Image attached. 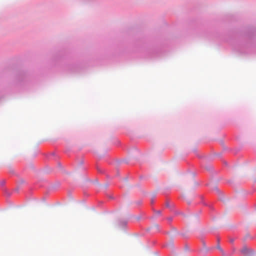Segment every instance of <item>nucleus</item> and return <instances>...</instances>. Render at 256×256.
Instances as JSON below:
<instances>
[{
  "instance_id": "f257e3e1",
  "label": "nucleus",
  "mask_w": 256,
  "mask_h": 256,
  "mask_svg": "<svg viewBox=\"0 0 256 256\" xmlns=\"http://www.w3.org/2000/svg\"><path fill=\"white\" fill-rule=\"evenodd\" d=\"M248 249L246 248V247H244L242 250V252H243L244 254H246L248 252Z\"/></svg>"
},
{
  "instance_id": "f03ea898",
  "label": "nucleus",
  "mask_w": 256,
  "mask_h": 256,
  "mask_svg": "<svg viewBox=\"0 0 256 256\" xmlns=\"http://www.w3.org/2000/svg\"><path fill=\"white\" fill-rule=\"evenodd\" d=\"M217 248L219 250L222 252V254H224V250L219 245L217 246Z\"/></svg>"
},
{
  "instance_id": "7ed1b4c3",
  "label": "nucleus",
  "mask_w": 256,
  "mask_h": 256,
  "mask_svg": "<svg viewBox=\"0 0 256 256\" xmlns=\"http://www.w3.org/2000/svg\"><path fill=\"white\" fill-rule=\"evenodd\" d=\"M158 214H160V211H158Z\"/></svg>"
},
{
  "instance_id": "20e7f679",
  "label": "nucleus",
  "mask_w": 256,
  "mask_h": 256,
  "mask_svg": "<svg viewBox=\"0 0 256 256\" xmlns=\"http://www.w3.org/2000/svg\"><path fill=\"white\" fill-rule=\"evenodd\" d=\"M169 220H172V218H169Z\"/></svg>"
}]
</instances>
